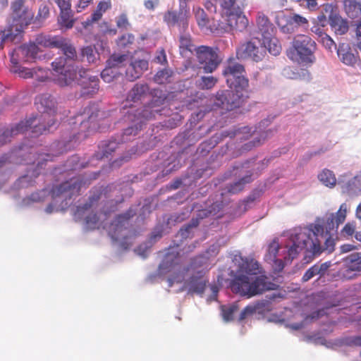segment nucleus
<instances>
[{"mask_svg": "<svg viewBox=\"0 0 361 361\" xmlns=\"http://www.w3.org/2000/svg\"><path fill=\"white\" fill-rule=\"evenodd\" d=\"M111 8V0H103L98 3L97 8L85 22V27L98 22L102 18L104 13Z\"/></svg>", "mask_w": 361, "mask_h": 361, "instance_id": "nucleus-18", "label": "nucleus"}, {"mask_svg": "<svg viewBox=\"0 0 361 361\" xmlns=\"http://www.w3.org/2000/svg\"><path fill=\"white\" fill-rule=\"evenodd\" d=\"M124 60L125 56H112L108 61L109 66L104 69L101 73L102 78L106 82H111L116 75V71L113 67L122 63Z\"/></svg>", "mask_w": 361, "mask_h": 361, "instance_id": "nucleus-19", "label": "nucleus"}, {"mask_svg": "<svg viewBox=\"0 0 361 361\" xmlns=\"http://www.w3.org/2000/svg\"><path fill=\"white\" fill-rule=\"evenodd\" d=\"M169 77V73L167 71H161L157 73L155 79L158 82L162 83L164 80H167Z\"/></svg>", "mask_w": 361, "mask_h": 361, "instance_id": "nucleus-48", "label": "nucleus"}, {"mask_svg": "<svg viewBox=\"0 0 361 361\" xmlns=\"http://www.w3.org/2000/svg\"><path fill=\"white\" fill-rule=\"evenodd\" d=\"M171 257L170 255H168L164 261L163 262V263L160 265V268H162V267H167V264L169 262L170 259H171Z\"/></svg>", "mask_w": 361, "mask_h": 361, "instance_id": "nucleus-62", "label": "nucleus"}, {"mask_svg": "<svg viewBox=\"0 0 361 361\" xmlns=\"http://www.w3.org/2000/svg\"><path fill=\"white\" fill-rule=\"evenodd\" d=\"M339 60L345 66L355 67L360 63L357 54H355L348 44H342L337 50Z\"/></svg>", "mask_w": 361, "mask_h": 361, "instance_id": "nucleus-14", "label": "nucleus"}, {"mask_svg": "<svg viewBox=\"0 0 361 361\" xmlns=\"http://www.w3.org/2000/svg\"><path fill=\"white\" fill-rule=\"evenodd\" d=\"M60 15L58 19L59 23L66 28H71L74 23L71 9H60Z\"/></svg>", "mask_w": 361, "mask_h": 361, "instance_id": "nucleus-30", "label": "nucleus"}, {"mask_svg": "<svg viewBox=\"0 0 361 361\" xmlns=\"http://www.w3.org/2000/svg\"><path fill=\"white\" fill-rule=\"evenodd\" d=\"M92 0H79L75 6L76 11L78 13L82 12L89 6V5L92 4Z\"/></svg>", "mask_w": 361, "mask_h": 361, "instance_id": "nucleus-43", "label": "nucleus"}, {"mask_svg": "<svg viewBox=\"0 0 361 361\" xmlns=\"http://www.w3.org/2000/svg\"><path fill=\"white\" fill-rule=\"evenodd\" d=\"M315 318L316 317H305V319L302 322L300 323L286 324V326L293 330H299L304 328L306 324L312 322Z\"/></svg>", "mask_w": 361, "mask_h": 361, "instance_id": "nucleus-42", "label": "nucleus"}, {"mask_svg": "<svg viewBox=\"0 0 361 361\" xmlns=\"http://www.w3.org/2000/svg\"><path fill=\"white\" fill-rule=\"evenodd\" d=\"M276 23L283 32H289L290 28L288 25L294 23L298 26H305L307 25V20L297 14L286 18L283 13H279L276 16Z\"/></svg>", "mask_w": 361, "mask_h": 361, "instance_id": "nucleus-15", "label": "nucleus"}, {"mask_svg": "<svg viewBox=\"0 0 361 361\" xmlns=\"http://www.w3.org/2000/svg\"><path fill=\"white\" fill-rule=\"evenodd\" d=\"M159 0H147L145 1V6L147 9L152 10L158 4Z\"/></svg>", "mask_w": 361, "mask_h": 361, "instance_id": "nucleus-52", "label": "nucleus"}, {"mask_svg": "<svg viewBox=\"0 0 361 361\" xmlns=\"http://www.w3.org/2000/svg\"><path fill=\"white\" fill-rule=\"evenodd\" d=\"M36 42L41 46L59 48L66 56V58L60 57L52 62L53 76L56 82L61 86H69L75 83L77 80L81 85H85V71L80 70L79 75L83 78L79 81L77 78L75 69L73 66V59L75 56V49L69 44L66 40L58 39L56 38H47L46 37H39Z\"/></svg>", "mask_w": 361, "mask_h": 361, "instance_id": "nucleus-2", "label": "nucleus"}, {"mask_svg": "<svg viewBox=\"0 0 361 361\" xmlns=\"http://www.w3.org/2000/svg\"><path fill=\"white\" fill-rule=\"evenodd\" d=\"M222 316H232L239 314L241 316L243 309H240L238 302H228L221 305L220 307Z\"/></svg>", "mask_w": 361, "mask_h": 361, "instance_id": "nucleus-29", "label": "nucleus"}, {"mask_svg": "<svg viewBox=\"0 0 361 361\" xmlns=\"http://www.w3.org/2000/svg\"><path fill=\"white\" fill-rule=\"evenodd\" d=\"M356 34L357 36L361 37V20L357 25Z\"/></svg>", "mask_w": 361, "mask_h": 361, "instance_id": "nucleus-63", "label": "nucleus"}, {"mask_svg": "<svg viewBox=\"0 0 361 361\" xmlns=\"http://www.w3.org/2000/svg\"><path fill=\"white\" fill-rule=\"evenodd\" d=\"M245 70L242 65L231 61L224 71V75L226 78V82L233 90L218 92L216 97L215 104L216 106H223L227 110L235 108L240 104L243 94L240 90H245L248 85V80L244 75Z\"/></svg>", "mask_w": 361, "mask_h": 361, "instance_id": "nucleus-4", "label": "nucleus"}, {"mask_svg": "<svg viewBox=\"0 0 361 361\" xmlns=\"http://www.w3.org/2000/svg\"><path fill=\"white\" fill-rule=\"evenodd\" d=\"M197 23L200 28L204 32H214L216 31L215 25H212L210 19L203 9L200 7L193 9Z\"/></svg>", "mask_w": 361, "mask_h": 361, "instance_id": "nucleus-17", "label": "nucleus"}, {"mask_svg": "<svg viewBox=\"0 0 361 361\" xmlns=\"http://www.w3.org/2000/svg\"><path fill=\"white\" fill-rule=\"evenodd\" d=\"M320 274V268L318 266H314L309 269L304 274L302 279L307 281L312 279L314 275Z\"/></svg>", "mask_w": 361, "mask_h": 361, "instance_id": "nucleus-41", "label": "nucleus"}, {"mask_svg": "<svg viewBox=\"0 0 361 361\" xmlns=\"http://www.w3.org/2000/svg\"><path fill=\"white\" fill-rule=\"evenodd\" d=\"M180 49H185L192 51V45L190 43V38L188 35H183L180 38Z\"/></svg>", "mask_w": 361, "mask_h": 361, "instance_id": "nucleus-39", "label": "nucleus"}, {"mask_svg": "<svg viewBox=\"0 0 361 361\" xmlns=\"http://www.w3.org/2000/svg\"><path fill=\"white\" fill-rule=\"evenodd\" d=\"M116 24L118 27L124 28L128 25V20L125 15H121L117 18Z\"/></svg>", "mask_w": 361, "mask_h": 361, "instance_id": "nucleus-50", "label": "nucleus"}, {"mask_svg": "<svg viewBox=\"0 0 361 361\" xmlns=\"http://www.w3.org/2000/svg\"><path fill=\"white\" fill-rule=\"evenodd\" d=\"M221 19L216 27L217 33L230 32L231 30L242 31L248 25V20L237 6L225 10H221Z\"/></svg>", "mask_w": 361, "mask_h": 361, "instance_id": "nucleus-9", "label": "nucleus"}, {"mask_svg": "<svg viewBox=\"0 0 361 361\" xmlns=\"http://www.w3.org/2000/svg\"><path fill=\"white\" fill-rule=\"evenodd\" d=\"M330 25L337 35H343L348 30L347 22L338 16L330 17Z\"/></svg>", "mask_w": 361, "mask_h": 361, "instance_id": "nucleus-26", "label": "nucleus"}, {"mask_svg": "<svg viewBox=\"0 0 361 361\" xmlns=\"http://www.w3.org/2000/svg\"><path fill=\"white\" fill-rule=\"evenodd\" d=\"M92 90L87 92V93H93L98 89V80L95 77H90L89 78Z\"/></svg>", "mask_w": 361, "mask_h": 361, "instance_id": "nucleus-51", "label": "nucleus"}, {"mask_svg": "<svg viewBox=\"0 0 361 361\" xmlns=\"http://www.w3.org/2000/svg\"><path fill=\"white\" fill-rule=\"evenodd\" d=\"M99 30L104 34L110 35H114L116 33V29L111 27V26L107 22H102L99 25Z\"/></svg>", "mask_w": 361, "mask_h": 361, "instance_id": "nucleus-40", "label": "nucleus"}, {"mask_svg": "<svg viewBox=\"0 0 361 361\" xmlns=\"http://www.w3.org/2000/svg\"><path fill=\"white\" fill-rule=\"evenodd\" d=\"M217 80L213 76L202 77L199 86L202 89H211L216 83Z\"/></svg>", "mask_w": 361, "mask_h": 361, "instance_id": "nucleus-35", "label": "nucleus"}, {"mask_svg": "<svg viewBox=\"0 0 361 361\" xmlns=\"http://www.w3.org/2000/svg\"><path fill=\"white\" fill-rule=\"evenodd\" d=\"M182 279H183V276H178L173 279H170L169 280V286H172L175 283H178L179 282H181Z\"/></svg>", "mask_w": 361, "mask_h": 361, "instance_id": "nucleus-58", "label": "nucleus"}, {"mask_svg": "<svg viewBox=\"0 0 361 361\" xmlns=\"http://www.w3.org/2000/svg\"><path fill=\"white\" fill-rule=\"evenodd\" d=\"M309 231L297 228L290 235L288 241L284 246L274 240L268 245L265 260L272 265L276 271H280L283 268V264L290 262L303 250V247L315 250V245L309 240Z\"/></svg>", "mask_w": 361, "mask_h": 361, "instance_id": "nucleus-3", "label": "nucleus"}, {"mask_svg": "<svg viewBox=\"0 0 361 361\" xmlns=\"http://www.w3.org/2000/svg\"><path fill=\"white\" fill-rule=\"evenodd\" d=\"M35 104L39 111L42 113L54 111L55 101L50 95H43L37 97Z\"/></svg>", "mask_w": 361, "mask_h": 361, "instance_id": "nucleus-22", "label": "nucleus"}, {"mask_svg": "<svg viewBox=\"0 0 361 361\" xmlns=\"http://www.w3.org/2000/svg\"><path fill=\"white\" fill-rule=\"evenodd\" d=\"M204 5H205L206 8L209 11H210V12L216 11V6L214 5V4L212 1H207L205 2Z\"/></svg>", "mask_w": 361, "mask_h": 361, "instance_id": "nucleus-57", "label": "nucleus"}, {"mask_svg": "<svg viewBox=\"0 0 361 361\" xmlns=\"http://www.w3.org/2000/svg\"><path fill=\"white\" fill-rule=\"evenodd\" d=\"M260 39H255L250 42L242 44L237 49V56L238 59H251L254 61H260L264 54V49L262 47H259Z\"/></svg>", "mask_w": 361, "mask_h": 361, "instance_id": "nucleus-12", "label": "nucleus"}, {"mask_svg": "<svg viewBox=\"0 0 361 361\" xmlns=\"http://www.w3.org/2000/svg\"><path fill=\"white\" fill-rule=\"evenodd\" d=\"M270 310V305L267 302L252 303L244 307L241 316H250L252 314H265Z\"/></svg>", "mask_w": 361, "mask_h": 361, "instance_id": "nucleus-21", "label": "nucleus"}, {"mask_svg": "<svg viewBox=\"0 0 361 361\" xmlns=\"http://www.w3.org/2000/svg\"><path fill=\"white\" fill-rule=\"evenodd\" d=\"M197 262H195L194 264L192 265V267L187 270L188 272H193L197 269V264H200L202 262V259H197Z\"/></svg>", "mask_w": 361, "mask_h": 361, "instance_id": "nucleus-61", "label": "nucleus"}, {"mask_svg": "<svg viewBox=\"0 0 361 361\" xmlns=\"http://www.w3.org/2000/svg\"><path fill=\"white\" fill-rule=\"evenodd\" d=\"M129 216H119L108 228L109 233L114 240L118 241L120 245L126 249L132 243L126 241V235L128 233L125 227L126 221Z\"/></svg>", "mask_w": 361, "mask_h": 361, "instance_id": "nucleus-13", "label": "nucleus"}, {"mask_svg": "<svg viewBox=\"0 0 361 361\" xmlns=\"http://www.w3.org/2000/svg\"><path fill=\"white\" fill-rule=\"evenodd\" d=\"M78 187L77 185L76 181H75L73 183H66L63 184L59 190L61 193H63V192H66V190L67 189H69L70 190H72L71 193H74L75 192L78 191Z\"/></svg>", "mask_w": 361, "mask_h": 361, "instance_id": "nucleus-44", "label": "nucleus"}, {"mask_svg": "<svg viewBox=\"0 0 361 361\" xmlns=\"http://www.w3.org/2000/svg\"><path fill=\"white\" fill-rule=\"evenodd\" d=\"M334 12V7L331 4H324L323 6H322V13H324V14H326L329 18L330 19V17L331 16H336V14L334 15L333 13Z\"/></svg>", "mask_w": 361, "mask_h": 361, "instance_id": "nucleus-49", "label": "nucleus"}, {"mask_svg": "<svg viewBox=\"0 0 361 361\" xmlns=\"http://www.w3.org/2000/svg\"><path fill=\"white\" fill-rule=\"evenodd\" d=\"M13 22L7 31L0 32V49L5 40L14 41L20 38L23 27L27 25L33 18L32 12L24 6V0H16L13 5Z\"/></svg>", "mask_w": 361, "mask_h": 361, "instance_id": "nucleus-6", "label": "nucleus"}, {"mask_svg": "<svg viewBox=\"0 0 361 361\" xmlns=\"http://www.w3.org/2000/svg\"><path fill=\"white\" fill-rule=\"evenodd\" d=\"M346 190L354 195L361 194V173L356 176L348 184Z\"/></svg>", "mask_w": 361, "mask_h": 361, "instance_id": "nucleus-31", "label": "nucleus"}, {"mask_svg": "<svg viewBox=\"0 0 361 361\" xmlns=\"http://www.w3.org/2000/svg\"><path fill=\"white\" fill-rule=\"evenodd\" d=\"M234 263L236 269L233 271V279L231 283L233 292L251 298L275 288V284L268 281L254 259L236 255Z\"/></svg>", "mask_w": 361, "mask_h": 361, "instance_id": "nucleus-1", "label": "nucleus"}, {"mask_svg": "<svg viewBox=\"0 0 361 361\" xmlns=\"http://www.w3.org/2000/svg\"><path fill=\"white\" fill-rule=\"evenodd\" d=\"M98 221L99 218L96 214H91L86 218V225L87 228L90 229L99 228L100 226V224Z\"/></svg>", "mask_w": 361, "mask_h": 361, "instance_id": "nucleus-36", "label": "nucleus"}, {"mask_svg": "<svg viewBox=\"0 0 361 361\" xmlns=\"http://www.w3.org/2000/svg\"><path fill=\"white\" fill-rule=\"evenodd\" d=\"M49 14V8L47 6H43L39 8V16L40 18H46Z\"/></svg>", "mask_w": 361, "mask_h": 361, "instance_id": "nucleus-54", "label": "nucleus"}, {"mask_svg": "<svg viewBox=\"0 0 361 361\" xmlns=\"http://www.w3.org/2000/svg\"><path fill=\"white\" fill-rule=\"evenodd\" d=\"M301 230H307L309 233V240L312 241L315 245V252L313 249L308 247H303V250L307 252V256L310 255H317L320 253L322 250H327L331 252L334 247V238L329 233L331 230H329L328 226L324 225V222L318 220L312 226L311 228H300Z\"/></svg>", "mask_w": 361, "mask_h": 361, "instance_id": "nucleus-7", "label": "nucleus"}, {"mask_svg": "<svg viewBox=\"0 0 361 361\" xmlns=\"http://www.w3.org/2000/svg\"><path fill=\"white\" fill-rule=\"evenodd\" d=\"M196 53L200 64V68L203 69L205 73H212L220 63L216 53L208 47H198Z\"/></svg>", "mask_w": 361, "mask_h": 361, "instance_id": "nucleus-11", "label": "nucleus"}, {"mask_svg": "<svg viewBox=\"0 0 361 361\" xmlns=\"http://www.w3.org/2000/svg\"><path fill=\"white\" fill-rule=\"evenodd\" d=\"M355 230V225L353 223H348L345 225V226L341 230V235L343 237L349 238L351 237Z\"/></svg>", "mask_w": 361, "mask_h": 361, "instance_id": "nucleus-38", "label": "nucleus"}, {"mask_svg": "<svg viewBox=\"0 0 361 361\" xmlns=\"http://www.w3.org/2000/svg\"><path fill=\"white\" fill-rule=\"evenodd\" d=\"M262 45L261 47H262L264 50L267 49L269 52L274 56H277L280 54L281 51V44H279L278 39L273 37V35L266 36V37L262 39Z\"/></svg>", "mask_w": 361, "mask_h": 361, "instance_id": "nucleus-24", "label": "nucleus"}, {"mask_svg": "<svg viewBox=\"0 0 361 361\" xmlns=\"http://www.w3.org/2000/svg\"><path fill=\"white\" fill-rule=\"evenodd\" d=\"M83 59H86L88 63H94L97 58V53L92 47H87L82 51Z\"/></svg>", "mask_w": 361, "mask_h": 361, "instance_id": "nucleus-34", "label": "nucleus"}, {"mask_svg": "<svg viewBox=\"0 0 361 361\" xmlns=\"http://www.w3.org/2000/svg\"><path fill=\"white\" fill-rule=\"evenodd\" d=\"M155 59L157 63H163L166 61V56L164 51H161Z\"/></svg>", "mask_w": 361, "mask_h": 361, "instance_id": "nucleus-56", "label": "nucleus"}, {"mask_svg": "<svg viewBox=\"0 0 361 361\" xmlns=\"http://www.w3.org/2000/svg\"><path fill=\"white\" fill-rule=\"evenodd\" d=\"M188 15L186 16H183V15H180V11H179L178 15H177L173 11H169L166 13L164 16V20L169 24V25H175L176 23H178V22H183L184 24V20L187 18Z\"/></svg>", "mask_w": 361, "mask_h": 361, "instance_id": "nucleus-32", "label": "nucleus"}, {"mask_svg": "<svg viewBox=\"0 0 361 361\" xmlns=\"http://www.w3.org/2000/svg\"><path fill=\"white\" fill-rule=\"evenodd\" d=\"M319 180L325 186L333 188L336 184V178L334 172L329 169H323L317 176Z\"/></svg>", "mask_w": 361, "mask_h": 361, "instance_id": "nucleus-27", "label": "nucleus"}, {"mask_svg": "<svg viewBox=\"0 0 361 361\" xmlns=\"http://www.w3.org/2000/svg\"><path fill=\"white\" fill-rule=\"evenodd\" d=\"M197 273L198 276H192L190 281L185 282L183 289L198 295L205 293L208 301L215 300L219 290V286L212 284L206 287V280L202 277V270L197 271Z\"/></svg>", "mask_w": 361, "mask_h": 361, "instance_id": "nucleus-10", "label": "nucleus"}, {"mask_svg": "<svg viewBox=\"0 0 361 361\" xmlns=\"http://www.w3.org/2000/svg\"><path fill=\"white\" fill-rule=\"evenodd\" d=\"M148 68V63L146 60H139L133 62L127 70V75L131 80L138 78L143 71Z\"/></svg>", "mask_w": 361, "mask_h": 361, "instance_id": "nucleus-23", "label": "nucleus"}, {"mask_svg": "<svg viewBox=\"0 0 361 361\" xmlns=\"http://www.w3.org/2000/svg\"><path fill=\"white\" fill-rule=\"evenodd\" d=\"M353 249V246L350 244L343 245L341 247V250L343 252H348Z\"/></svg>", "mask_w": 361, "mask_h": 361, "instance_id": "nucleus-59", "label": "nucleus"}, {"mask_svg": "<svg viewBox=\"0 0 361 361\" xmlns=\"http://www.w3.org/2000/svg\"><path fill=\"white\" fill-rule=\"evenodd\" d=\"M356 216L358 219H361V203L358 205L357 208Z\"/></svg>", "mask_w": 361, "mask_h": 361, "instance_id": "nucleus-64", "label": "nucleus"}, {"mask_svg": "<svg viewBox=\"0 0 361 361\" xmlns=\"http://www.w3.org/2000/svg\"><path fill=\"white\" fill-rule=\"evenodd\" d=\"M322 43L326 49L329 50H331L334 47H335L334 42L327 35H324V36L322 37Z\"/></svg>", "mask_w": 361, "mask_h": 361, "instance_id": "nucleus-45", "label": "nucleus"}, {"mask_svg": "<svg viewBox=\"0 0 361 361\" xmlns=\"http://www.w3.org/2000/svg\"><path fill=\"white\" fill-rule=\"evenodd\" d=\"M317 0H297L298 2L306 1L308 8L312 10L316 8L317 5Z\"/></svg>", "mask_w": 361, "mask_h": 361, "instance_id": "nucleus-53", "label": "nucleus"}, {"mask_svg": "<svg viewBox=\"0 0 361 361\" xmlns=\"http://www.w3.org/2000/svg\"><path fill=\"white\" fill-rule=\"evenodd\" d=\"M146 87L142 85L135 86L129 92L127 100L136 102L141 99L142 94L145 92Z\"/></svg>", "mask_w": 361, "mask_h": 361, "instance_id": "nucleus-33", "label": "nucleus"}, {"mask_svg": "<svg viewBox=\"0 0 361 361\" xmlns=\"http://www.w3.org/2000/svg\"><path fill=\"white\" fill-rule=\"evenodd\" d=\"M346 269L343 271V276L346 279H351L353 276L349 274V271H361V253H353L345 259Z\"/></svg>", "mask_w": 361, "mask_h": 361, "instance_id": "nucleus-20", "label": "nucleus"}, {"mask_svg": "<svg viewBox=\"0 0 361 361\" xmlns=\"http://www.w3.org/2000/svg\"><path fill=\"white\" fill-rule=\"evenodd\" d=\"M315 42L307 35H298L293 42V48L290 50V59L300 64H312L315 61L314 52Z\"/></svg>", "mask_w": 361, "mask_h": 361, "instance_id": "nucleus-8", "label": "nucleus"}, {"mask_svg": "<svg viewBox=\"0 0 361 361\" xmlns=\"http://www.w3.org/2000/svg\"><path fill=\"white\" fill-rule=\"evenodd\" d=\"M327 16L324 14V13H322V15L318 16V21L319 23L324 26L326 21Z\"/></svg>", "mask_w": 361, "mask_h": 361, "instance_id": "nucleus-60", "label": "nucleus"}, {"mask_svg": "<svg viewBox=\"0 0 361 361\" xmlns=\"http://www.w3.org/2000/svg\"><path fill=\"white\" fill-rule=\"evenodd\" d=\"M286 321L285 318L280 317H268L267 322H275L276 324H283Z\"/></svg>", "mask_w": 361, "mask_h": 361, "instance_id": "nucleus-55", "label": "nucleus"}, {"mask_svg": "<svg viewBox=\"0 0 361 361\" xmlns=\"http://www.w3.org/2000/svg\"><path fill=\"white\" fill-rule=\"evenodd\" d=\"M348 210V207L347 204H342L336 213L330 214L326 216L324 225L327 226L329 230L337 228L341 224L344 222Z\"/></svg>", "mask_w": 361, "mask_h": 361, "instance_id": "nucleus-16", "label": "nucleus"}, {"mask_svg": "<svg viewBox=\"0 0 361 361\" xmlns=\"http://www.w3.org/2000/svg\"><path fill=\"white\" fill-rule=\"evenodd\" d=\"M344 8L346 14L351 18L361 15V6L355 0H345Z\"/></svg>", "mask_w": 361, "mask_h": 361, "instance_id": "nucleus-28", "label": "nucleus"}, {"mask_svg": "<svg viewBox=\"0 0 361 361\" xmlns=\"http://www.w3.org/2000/svg\"><path fill=\"white\" fill-rule=\"evenodd\" d=\"M60 9H69L71 8V0H54Z\"/></svg>", "mask_w": 361, "mask_h": 361, "instance_id": "nucleus-47", "label": "nucleus"}, {"mask_svg": "<svg viewBox=\"0 0 361 361\" xmlns=\"http://www.w3.org/2000/svg\"><path fill=\"white\" fill-rule=\"evenodd\" d=\"M39 48L35 44L24 45L15 51L11 55V61L13 63L12 71L18 73L23 78H34L37 80L43 81L48 78V72L44 69H30L18 65L17 58H22L25 61H30L37 58Z\"/></svg>", "mask_w": 361, "mask_h": 361, "instance_id": "nucleus-5", "label": "nucleus"}, {"mask_svg": "<svg viewBox=\"0 0 361 361\" xmlns=\"http://www.w3.org/2000/svg\"><path fill=\"white\" fill-rule=\"evenodd\" d=\"M257 26L259 32L262 35V39L266 37V36L272 35L274 33V27L269 23L268 18L263 16L259 15L257 18Z\"/></svg>", "mask_w": 361, "mask_h": 361, "instance_id": "nucleus-25", "label": "nucleus"}, {"mask_svg": "<svg viewBox=\"0 0 361 361\" xmlns=\"http://www.w3.org/2000/svg\"><path fill=\"white\" fill-rule=\"evenodd\" d=\"M220 5L221 10L237 6L235 0H216Z\"/></svg>", "mask_w": 361, "mask_h": 361, "instance_id": "nucleus-46", "label": "nucleus"}, {"mask_svg": "<svg viewBox=\"0 0 361 361\" xmlns=\"http://www.w3.org/2000/svg\"><path fill=\"white\" fill-rule=\"evenodd\" d=\"M250 177H245L240 180L239 182L235 183L234 185L231 186V188L229 189V191L232 193H236L242 190L243 185L250 182Z\"/></svg>", "mask_w": 361, "mask_h": 361, "instance_id": "nucleus-37", "label": "nucleus"}]
</instances>
